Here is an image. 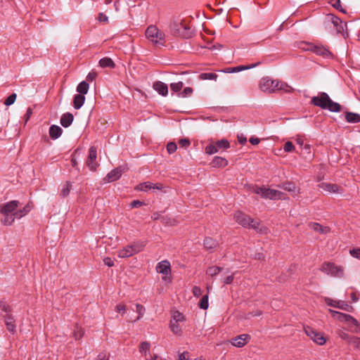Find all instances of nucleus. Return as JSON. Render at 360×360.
<instances>
[{
	"instance_id": "1",
	"label": "nucleus",
	"mask_w": 360,
	"mask_h": 360,
	"mask_svg": "<svg viewBox=\"0 0 360 360\" xmlns=\"http://www.w3.org/2000/svg\"><path fill=\"white\" fill-rule=\"evenodd\" d=\"M311 103L321 109H327L330 112H339L342 111V106L331 100L325 92H320L317 96L312 97Z\"/></svg>"
},
{
	"instance_id": "2",
	"label": "nucleus",
	"mask_w": 360,
	"mask_h": 360,
	"mask_svg": "<svg viewBox=\"0 0 360 360\" xmlns=\"http://www.w3.org/2000/svg\"><path fill=\"white\" fill-rule=\"evenodd\" d=\"M233 217L238 224L245 228L253 229L260 233H266L267 232V229L266 227L260 226V223L258 220L252 219L250 217L240 211L236 212Z\"/></svg>"
},
{
	"instance_id": "3",
	"label": "nucleus",
	"mask_w": 360,
	"mask_h": 360,
	"mask_svg": "<svg viewBox=\"0 0 360 360\" xmlns=\"http://www.w3.org/2000/svg\"><path fill=\"white\" fill-rule=\"evenodd\" d=\"M169 30L173 35L179 36L185 39L191 38L193 32L190 26L182 21H173L169 25Z\"/></svg>"
},
{
	"instance_id": "4",
	"label": "nucleus",
	"mask_w": 360,
	"mask_h": 360,
	"mask_svg": "<svg viewBox=\"0 0 360 360\" xmlns=\"http://www.w3.org/2000/svg\"><path fill=\"white\" fill-rule=\"evenodd\" d=\"M146 37L154 45L160 46L165 44V33L155 25H150L146 29Z\"/></svg>"
},
{
	"instance_id": "5",
	"label": "nucleus",
	"mask_w": 360,
	"mask_h": 360,
	"mask_svg": "<svg viewBox=\"0 0 360 360\" xmlns=\"http://www.w3.org/2000/svg\"><path fill=\"white\" fill-rule=\"evenodd\" d=\"M320 270L328 275L334 277H342L344 275V270L342 266H337L334 263L331 262H324Z\"/></svg>"
},
{
	"instance_id": "6",
	"label": "nucleus",
	"mask_w": 360,
	"mask_h": 360,
	"mask_svg": "<svg viewBox=\"0 0 360 360\" xmlns=\"http://www.w3.org/2000/svg\"><path fill=\"white\" fill-rule=\"evenodd\" d=\"M279 80H273L269 77H263L259 82L260 89L265 93L272 94L278 91Z\"/></svg>"
},
{
	"instance_id": "7",
	"label": "nucleus",
	"mask_w": 360,
	"mask_h": 360,
	"mask_svg": "<svg viewBox=\"0 0 360 360\" xmlns=\"http://www.w3.org/2000/svg\"><path fill=\"white\" fill-rule=\"evenodd\" d=\"M304 51H311L316 55L322 56L324 58H329L332 56L331 53L322 45L314 44L311 43H304V46L302 47Z\"/></svg>"
},
{
	"instance_id": "8",
	"label": "nucleus",
	"mask_w": 360,
	"mask_h": 360,
	"mask_svg": "<svg viewBox=\"0 0 360 360\" xmlns=\"http://www.w3.org/2000/svg\"><path fill=\"white\" fill-rule=\"evenodd\" d=\"M229 148H230V143L228 140L222 139L208 144L205 147V153L208 155H212L217 153L220 149H227Z\"/></svg>"
},
{
	"instance_id": "9",
	"label": "nucleus",
	"mask_w": 360,
	"mask_h": 360,
	"mask_svg": "<svg viewBox=\"0 0 360 360\" xmlns=\"http://www.w3.org/2000/svg\"><path fill=\"white\" fill-rule=\"evenodd\" d=\"M304 331L307 335L318 345H323L326 342L325 338L314 328L311 327H307L304 328Z\"/></svg>"
},
{
	"instance_id": "10",
	"label": "nucleus",
	"mask_w": 360,
	"mask_h": 360,
	"mask_svg": "<svg viewBox=\"0 0 360 360\" xmlns=\"http://www.w3.org/2000/svg\"><path fill=\"white\" fill-rule=\"evenodd\" d=\"M326 303L330 307L338 308L347 311H352L354 308L352 306L348 304L347 302L342 300H333L330 298L325 299Z\"/></svg>"
},
{
	"instance_id": "11",
	"label": "nucleus",
	"mask_w": 360,
	"mask_h": 360,
	"mask_svg": "<svg viewBox=\"0 0 360 360\" xmlns=\"http://www.w3.org/2000/svg\"><path fill=\"white\" fill-rule=\"evenodd\" d=\"M97 157L96 148L91 146L89 150L88 159L86 160V165L90 168L91 170L94 171L96 169L97 163L96 162Z\"/></svg>"
},
{
	"instance_id": "12",
	"label": "nucleus",
	"mask_w": 360,
	"mask_h": 360,
	"mask_svg": "<svg viewBox=\"0 0 360 360\" xmlns=\"http://www.w3.org/2000/svg\"><path fill=\"white\" fill-rule=\"evenodd\" d=\"M18 205L19 202L18 200H11L6 202L0 206V213L13 214L12 213L16 210Z\"/></svg>"
},
{
	"instance_id": "13",
	"label": "nucleus",
	"mask_w": 360,
	"mask_h": 360,
	"mask_svg": "<svg viewBox=\"0 0 360 360\" xmlns=\"http://www.w3.org/2000/svg\"><path fill=\"white\" fill-rule=\"evenodd\" d=\"M250 340V336L248 334H242L233 338L231 342L235 347H242L245 345Z\"/></svg>"
},
{
	"instance_id": "14",
	"label": "nucleus",
	"mask_w": 360,
	"mask_h": 360,
	"mask_svg": "<svg viewBox=\"0 0 360 360\" xmlns=\"http://www.w3.org/2000/svg\"><path fill=\"white\" fill-rule=\"evenodd\" d=\"M319 188L323 189L328 193H340L341 189L340 187L335 184H329L326 182L320 183L318 185Z\"/></svg>"
},
{
	"instance_id": "15",
	"label": "nucleus",
	"mask_w": 360,
	"mask_h": 360,
	"mask_svg": "<svg viewBox=\"0 0 360 360\" xmlns=\"http://www.w3.org/2000/svg\"><path fill=\"white\" fill-rule=\"evenodd\" d=\"M328 18L332 22L338 33H342L344 32V27L347 26V24H343L340 18L333 14L328 15Z\"/></svg>"
},
{
	"instance_id": "16",
	"label": "nucleus",
	"mask_w": 360,
	"mask_h": 360,
	"mask_svg": "<svg viewBox=\"0 0 360 360\" xmlns=\"http://www.w3.org/2000/svg\"><path fill=\"white\" fill-rule=\"evenodd\" d=\"M264 194V198H269L271 200H276V199H281L283 198L284 193L281 191L270 189L266 188Z\"/></svg>"
},
{
	"instance_id": "17",
	"label": "nucleus",
	"mask_w": 360,
	"mask_h": 360,
	"mask_svg": "<svg viewBox=\"0 0 360 360\" xmlns=\"http://www.w3.org/2000/svg\"><path fill=\"white\" fill-rule=\"evenodd\" d=\"M123 172L120 167L115 168L107 174L105 179L108 182L115 181L120 178Z\"/></svg>"
},
{
	"instance_id": "18",
	"label": "nucleus",
	"mask_w": 360,
	"mask_h": 360,
	"mask_svg": "<svg viewBox=\"0 0 360 360\" xmlns=\"http://www.w3.org/2000/svg\"><path fill=\"white\" fill-rule=\"evenodd\" d=\"M156 269L158 273L167 276L171 271L170 263L167 260H163L158 264Z\"/></svg>"
},
{
	"instance_id": "19",
	"label": "nucleus",
	"mask_w": 360,
	"mask_h": 360,
	"mask_svg": "<svg viewBox=\"0 0 360 360\" xmlns=\"http://www.w3.org/2000/svg\"><path fill=\"white\" fill-rule=\"evenodd\" d=\"M2 317L4 319L5 324L6 326V328L8 331L12 333L15 332V324L14 321V319L11 314H3Z\"/></svg>"
},
{
	"instance_id": "20",
	"label": "nucleus",
	"mask_w": 360,
	"mask_h": 360,
	"mask_svg": "<svg viewBox=\"0 0 360 360\" xmlns=\"http://www.w3.org/2000/svg\"><path fill=\"white\" fill-rule=\"evenodd\" d=\"M153 89L157 91L160 95L165 96L168 94L167 85L160 81H158L153 83Z\"/></svg>"
},
{
	"instance_id": "21",
	"label": "nucleus",
	"mask_w": 360,
	"mask_h": 360,
	"mask_svg": "<svg viewBox=\"0 0 360 360\" xmlns=\"http://www.w3.org/2000/svg\"><path fill=\"white\" fill-rule=\"evenodd\" d=\"M309 226L314 231L320 234H326L330 232V229L328 226H323L319 223L311 222L309 224Z\"/></svg>"
},
{
	"instance_id": "22",
	"label": "nucleus",
	"mask_w": 360,
	"mask_h": 360,
	"mask_svg": "<svg viewBox=\"0 0 360 360\" xmlns=\"http://www.w3.org/2000/svg\"><path fill=\"white\" fill-rule=\"evenodd\" d=\"M329 312L331 314L333 317L335 318L338 321L341 322L347 323L349 319H352V316L347 314H343L342 312L335 311L333 309H329Z\"/></svg>"
},
{
	"instance_id": "23",
	"label": "nucleus",
	"mask_w": 360,
	"mask_h": 360,
	"mask_svg": "<svg viewBox=\"0 0 360 360\" xmlns=\"http://www.w3.org/2000/svg\"><path fill=\"white\" fill-rule=\"evenodd\" d=\"M259 64H260L259 62L255 63V64H252L250 65H248V66L239 65V66H236L234 68H228L225 69L224 70H223V72H228V73L237 72H240L242 70H248V69L255 68L257 65H258Z\"/></svg>"
},
{
	"instance_id": "24",
	"label": "nucleus",
	"mask_w": 360,
	"mask_h": 360,
	"mask_svg": "<svg viewBox=\"0 0 360 360\" xmlns=\"http://www.w3.org/2000/svg\"><path fill=\"white\" fill-rule=\"evenodd\" d=\"M74 117L72 113L66 112L64 113L61 117L60 122L63 127H68L71 125L73 122Z\"/></svg>"
},
{
	"instance_id": "25",
	"label": "nucleus",
	"mask_w": 360,
	"mask_h": 360,
	"mask_svg": "<svg viewBox=\"0 0 360 360\" xmlns=\"http://www.w3.org/2000/svg\"><path fill=\"white\" fill-rule=\"evenodd\" d=\"M347 323L348 324V330L349 331L356 333L360 332V324L353 316H352V319H349Z\"/></svg>"
},
{
	"instance_id": "26",
	"label": "nucleus",
	"mask_w": 360,
	"mask_h": 360,
	"mask_svg": "<svg viewBox=\"0 0 360 360\" xmlns=\"http://www.w3.org/2000/svg\"><path fill=\"white\" fill-rule=\"evenodd\" d=\"M63 133V129L58 125L53 124L49 128V136L52 139L59 138Z\"/></svg>"
},
{
	"instance_id": "27",
	"label": "nucleus",
	"mask_w": 360,
	"mask_h": 360,
	"mask_svg": "<svg viewBox=\"0 0 360 360\" xmlns=\"http://www.w3.org/2000/svg\"><path fill=\"white\" fill-rule=\"evenodd\" d=\"M345 120L349 123L360 122V115L351 112H345Z\"/></svg>"
},
{
	"instance_id": "28",
	"label": "nucleus",
	"mask_w": 360,
	"mask_h": 360,
	"mask_svg": "<svg viewBox=\"0 0 360 360\" xmlns=\"http://www.w3.org/2000/svg\"><path fill=\"white\" fill-rule=\"evenodd\" d=\"M134 253L133 252V249L131 248V245H128L123 249L120 250L117 252V255L120 258H126L134 255Z\"/></svg>"
},
{
	"instance_id": "29",
	"label": "nucleus",
	"mask_w": 360,
	"mask_h": 360,
	"mask_svg": "<svg viewBox=\"0 0 360 360\" xmlns=\"http://www.w3.org/2000/svg\"><path fill=\"white\" fill-rule=\"evenodd\" d=\"M228 165V161L221 157L216 156L212 161V165L214 167H224Z\"/></svg>"
},
{
	"instance_id": "30",
	"label": "nucleus",
	"mask_w": 360,
	"mask_h": 360,
	"mask_svg": "<svg viewBox=\"0 0 360 360\" xmlns=\"http://www.w3.org/2000/svg\"><path fill=\"white\" fill-rule=\"evenodd\" d=\"M99 65L100 67L105 68H114L115 66V63L110 58L105 57L101 58L99 60Z\"/></svg>"
},
{
	"instance_id": "31",
	"label": "nucleus",
	"mask_w": 360,
	"mask_h": 360,
	"mask_svg": "<svg viewBox=\"0 0 360 360\" xmlns=\"http://www.w3.org/2000/svg\"><path fill=\"white\" fill-rule=\"evenodd\" d=\"M85 97L84 95L76 94L74 97L73 105L75 109H79L84 104Z\"/></svg>"
},
{
	"instance_id": "32",
	"label": "nucleus",
	"mask_w": 360,
	"mask_h": 360,
	"mask_svg": "<svg viewBox=\"0 0 360 360\" xmlns=\"http://www.w3.org/2000/svg\"><path fill=\"white\" fill-rule=\"evenodd\" d=\"M31 210L30 204H27L22 209L17 210L13 213V215L17 219H20L23 216L26 215Z\"/></svg>"
},
{
	"instance_id": "33",
	"label": "nucleus",
	"mask_w": 360,
	"mask_h": 360,
	"mask_svg": "<svg viewBox=\"0 0 360 360\" xmlns=\"http://www.w3.org/2000/svg\"><path fill=\"white\" fill-rule=\"evenodd\" d=\"M89 87V84L85 81H82L77 86V91L79 92L81 95H84L87 94Z\"/></svg>"
},
{
	"instance_id": "34",
	"label": "nucleus",
	"mask_w": 360,
	"mask_h": 360,
	"mask_svg": "<svg viewBox=\"0 0 360 360\" xmlns=\"http://www.w3.org/2000/svg\"><path fill=\"white\" fill-rule=\"evenodd\" d=\"M4 217L1 219V222L4 225H11L15 220V217L10 214H2Z\"/></svg>"
},
{
	"instance_id": "35",
	"label": "nucleus",
	"mask_w": 360,
	"mask_h": 360,
	"mask_svg": "<svg viewBox=\"0 0 360 360\" xmlns=\"http://www.w3.org/2000/svg\"><path fill=\"white\" fill-rule=\"evenodd\" d=\"M0 309H1V315L3 314H11V308L10 305L5 302L4 300H1L0 302Z\"/></svg>"
},
{
	"instance_id": "36",
	"label": "nucleus",
	"mask_w": 360,
	"mask_h": 360,
	"mask_svg": "<svg viewBox=\"0 0 360 360\" xmlns=\"http://www.w3.org/2000/svg\"><path fill=\"white\" fill-rule=\"evenodd\" d=\"M278 187L294 193H295L297 191L295 185L291 182L283 183L282 185H279Z\"/></svg>"
},
{
	"instance_id": "37",
	"label": "nucleus",
	"mask_w": 360,
	"mask_h": 360,
	"mask_svg": "<svg viewBox=\"0 0 360 360\" xmlns=\"http://www.w3.org/2000/svg\"><path fill=\"white\" fill-rule=\"evenodd\" d=\"M221 271H223V269L219 266H210L209 267L207 271L206 274L212 277H214L219 274Z\"/></svg>"
},
{
	"instance_id": "38",
	"label": "nucleus",
	"mask_w": 360,
	"mask_h": 360,
	"mask_svg": "<svg viewBox=\"0 0 360 360\" xmlns=\"http://www.w3.org/2000/svg\"><path fill=\"white\" fill-rule=\"evenodd\" d=\"M152 183L150 181H146L137 185L135 188L136 190L141 191H148L151 189Z\"/></svg>"
},
{
	"instance_id": "39",
	"label": "nucleus",
	"mask_w": 360,
	"mask_h": 360,
	"mask_svg": "<svg viewBox=\"0 0 360 360\" xmlns=\"http://www.w3.org/2000/svg\"><path fill=\"white\" fill-rule=\"evenodd\" d=\"M146 244L143 242H136L131 245V248L133 249V252L135 254L143 250Z\"/></svg>"
},
{
	"instance_id": "40",
	"label": "nucleus",
	"mask_w": 360,
	"mask_h": 360,
	"mask_svg": "<svg viewBox=\"0 0 360 360\" xmlns=\"http://www.w3.org/2000/svg\"><path fill=\"white\" fill-rule=\"evenodd\" d=\"M217 245V243L211 238H205L204 240V245L207 249H212L215 248Z\"/></svg>"
},
{
	"instance_id": "41",
	"label": "nucleus",
	"mask_w": 360,
	"mask_h": 360,
	"mask_svg": "<svg viewBox=\"0 0 360 360\" xmlns=\"http://www.w3.org/2000/svg\"><path fill=\"white\" fill-rule=\"evenodd\" d=\"M217 75L213 72H205L200 75L199 77L200 79H211L216 80L217 78Z\"/></svg>"
},
{
	"instance_id": "42",
	"label": "nucleus",
	"mask_w": 360,
	"mask_h": 360,
	"mask_svg": "<svg viewBox=\"0 0 360 360\" xmlns=\"http://www.w3.org/2000/svg\"><path fill=\"white\" fill-rule=\"evenodd\" d=\"M170 328L171 330L176 335H180L181 333V329L179 325V323L175 322L174 321H170Z\"/></svg>"
},
{
	"instance_id": "43",
	"label": "nucleus",
	"mask_w": 360,
	"mask_h": 360,
	"mask_svg": "<svg viewBox=\"0 0 360 360\" xmlns=\"http://www.w3.org/2000/svg\"><path fill=\"white\" fill-rule=\"evenodd\" d=\"M278 91L283 90L286 93H291L294 91V89L290 86L288 84L279 81V85L278 86Z\"/></svg>"
},
{
	"instance_id": "44",
	"label": "nucleus",
	"mask_w": 360,
	"mask_h": 360,
	"mask_svg": "<svg viewBox=\"0 0 360 360\" xmlns=\"http://www.w3.org/2000/svg\"><path fill=\"white\" fill-rule=\"evenodd\" d=\"M150 347V345L148 342H143L141 343L139 351L146 356V358L147 357V352L149 351Z\"/></svg>"
},
{
	"instance_id": "45",
	"label": "nucleus",
	"mask_w": 360,
	"mask_h": 360,
	"mask_svg": "<svg viewBox=\"0 0 360 360\" xmlns=\"http://www.w3.org/2000/svg\"><path fill=\"white\" fill-rule=\"evenodd\" d=\"M72 188V184L70 182H66L60 192V195L63 198L67 197Z\"/></svg>"
},
{
	"instance_id": "46",
	"label": "nucleus",
	"mask_w": 360,
	"mask_h": 360,
	"mask_svg": "<svg viewBox=\"0 0 360 360\" xmlns=\"http://www.w3.org/2000/svg\"><path fill=\"white\" fill-rule=\"evenodd\" d=\"M75 340H79L84 335L83 330L79 326H76L73 332Z\"/></svg>"
},
{
	"instance_id": "47",
	"label": "nucleus",
	"mask_w": 360,
	"mask_h": 360,
	"mask_svg": "<svg viewBox=\"0 0 360 360\" xmlns=\"http://www.w3.org/2000/svg\"><path fill=\"white\" fill-rule=\"evenodd\" d=\"M199 306L202 309H207L208 308V295H204L200 301Z\"/></svg>"
},
{
	"instance_id": "48",
	"label": "nucleus",
	"mask_w": 360,
	"mask_h": 360,
	"mask_svg": "<svg viewBox=\"0 0 360 360\" xmlns=\"http://www.w3.org/2000/svg\"><path fill=\"white\" fill-rule=\"evenodd\" d=\"M184 316L179 311H175L171 321H174L175 322L179 323L184 321Z\"/></svg>"
},
{
	"instance_id": "49",
	"label": "nucleus",
	"mask_w": 360,
	"mask_h": 360,
	"mask_svg": "<svg viewBox=\"0 0 360 360\" xmlns=\"http://www.w3.org/2000/svg\"><path fill=\"white\" fill-rule=\"evenodd\" d=\"M183 86L184 83L182 82H179L176 83H172L170 84V88L173 91L178 92L183 88Z\"/></svg>"
},
{
	"instance_id": "50",
	"label": "nucleus",
	"mask_w": 360,
	"mask_h": 360,
	"mask_svg": "<svg viewBox=\"0 0 360 360\" xmlns=\"http://www.w3.org/2000/svg\"><path fill=\"white\" fill-rule=\"evenodd\" d=\"M136 311L139 314V316H138L136 320H139L144 314L146 309L143 305L137 304L136 305Z\"/></svg>"
},
{
	"instance_id": "51",
	"label": "nucleus",
	"mask_w": 360,
	"mask_h": 360,
	"mask_svg": "<svg viewBox=\"0 0 360 360\" xmlns=\"http://www.w3.org/2000/svg\"><path fill=\"white\" fill-rule=\"evenodd\" d=\"M17 95L16 94L13 93L11 94L4 101V104L7 106H9L14 103L15 99H16Z\"/></svg>"
},
{
	"instance_id": "52",
	"label": "nucleus",
	"mask_w": 360,
	"mask_h": 360,
	"mask_svg": "<svg viewBox=\"0 0 360 360\" xmlns=\"http://www.w3.org/2000/svg\"><path fill=\"white\" fill-rule=\"evenodd\" d=\"M349 343L352 344L354 347L360 349V338L352 336Z\"/></svg>"
},
{
	"instance_id": "53",
	"label": "nucleus",
	"mask_w": 360,
	"mask_h": 360,
	"mask_svg": "<svg viewBox=\"0 0 360 360\" xmlns=\"http://www.w3.org/2000/svg\"><path fill=\"white\" fill-rule=\"evenodd\" d=\"M338 335L339 337L342 339V340H345L346 341H347L349 343L350 342V340L352 338V336L349 335L348 333H345V331L343 330H340L338 332Z\"/></svg>"
},
{
	"instance_id": "54",
	"label": "nucleus",
	"mask_w": 360,
	"mask_h": 360,
	"mask_svg": "<svg viewBox=\"0 0 360 360\" xmlns=\"http://www.w3.org/2000/svg\"><path fill=\"white\" fill-rule=\"evenodd\" d=\"M177 149L176 144L174 142H169L167 145V150L169 154L174 153Z\"/></svg>"
},
{
	"instance_id": "55",
	"label": "nucleus",
	"mask_w": 360,
	"mask_h": 360,
	"mask_svg": "<svg viewBox=\"0 0 360 360\" xmlns=\"http://www.w3.org/2000/svg\"><path fill=\"white\" fill-rule=\"evenodd\" d=\"M294 148H295V146H294V145L292 144V142H290V141H287V142L285 143V145H284V148H283L284 150H285V152H288V153H289V152H292V151L294 150Z\"/></svg>"
},
{
	"instance_id": "56",
	"label": "nucleus",
	"mask_w": 360,
	"mask_h": 360,
	"mask_svg": "<svg viewBox=\"0 0 360 360\" xmlns=\"http://www.w3.org/2000/svg\"><path fill=\"white\" fill-rule=\"evenodd\" d=\"M266 188L264 187H259V186H255L253 188V192L256 194H259L260 195L262 198H264V190H265Z\"/></svg>"
},
{
	"instance_id": "57",
	"label": "nucleus",
	"mask_w": 360,
	"mask_h": 360,
	"mask_svg": "<svg viewBox=\"0 0 360 360\" xmlns=\"http://www.w3.org/2000/svg\"><path fill=\"white\" fill-rule=\"evenodd\" d=\"M190 141L188 139H181L179 141V144L182 148H187L190 146Z\"/></svg>"
},
{
	"instance_id": "58",
	"label": "nucleus",
	"mask_w": 360,
	"mask_h": 360,
	"mask_svg": "<svg viewBox=\"0 0 360 360\" xmlns=\"http://www.w3.org/2000/svg\"><path fill=\"white\" fill-rule=\"evenodd\" d=\"M193 93V89L191 87H186L184 91L181 92L182 97H186L188 96L191 95Z\"/></svg>"
},
{
	"instance_id": "59",
	"label": "nucleus",
	"mask_w": 360,
	"mask_h": 360,
	"mask_svg": "<svg viewBox=\"0 0 360 360\" xmlns=\"http://www.w3.org/2000/svg\"><path fill=\"white\" fill-rule=\"evenodd\" d=\"M115 309L123 315L126 311V306L124 304H119L116 306Z\"/></svg>"
},
{
	"instance_id": "60",
	"label": "nucleus",
	"mask_w": 360,
	"mask_h": 360,
	"mask_svg": "<svg viewBox=\"0 0 360 360\" xmlns=\"http://www.w3.org/2000/svg\"><path fill=\"white\" fill-rule=\"evenodd\" d=\"M193 293L195 297H200L202 295V291L198 286H194L193 288Z\"/></svg>"
},
{
	"instance_id": "61",
	"label": "nucleus",
	"mask_w": 360,
	"mask_h": 360,
	"mask_svg": "<svg viewBox=\"0 0 360 360\" xmlns=\"http://www.w3.org/2000/svg\"><path fill=\"white\" fill-rule=\"evenodd\" d=\"M350 254L354 257H356V258L360 259V248H354V249L350 250Z\"/></svg>"
},
{
	"instance_id": "62",
	"label": "nucleus",
	"mask_w": 360,
	"mask_h": 360,
	"mask_svg": "<svg viewBox=\"0 0 360 360\" xmlns=\"http://www.w3.org/2000/svg\"><path fill=\"white\" fill-rule=\"evenodd\" d=\"M332 6L336 9L340 10L341 12L344 13H346L345 10L341 8L340 0H336L334 3H332Z\"/></svg>"
},
{
	"instance_id": "63",
	"label": "nucleus",
	"mask_w": 360,
	"mask_h": 360,
	"mask_svg": "<svg viewBox=\"0 0 360 360\" xmlns=\"http://www.w3.org/2000/svg\"><path fill=\"white\" fill-rule=\"evenodd\" d=\"M189 357H190L189 352H184L183 353L179 354L178 360H188Z\"/></svg>"
},
{
	"instance_id": "64",
	"label": "nucleus",
	"mask_w": 360,
	"mask_h": 360,
	"mask_svg": "<svg viewBox=\"0 0 360 360\" xmlns=\"http://www.w3.org/2000/svg\"><path fill=\"white\" fill-rule=\"evenodd\" d=\"M97 77V73L95 71L90 72L86 76V79L89 82L93 81Z\"/></svg>"
}]
</instances>
